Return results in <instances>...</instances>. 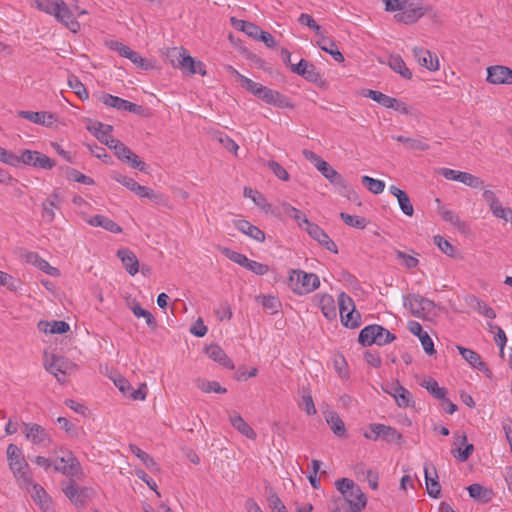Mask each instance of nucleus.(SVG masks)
Returning <instances> with one entry per match:
<instances>
[{
	"mask_svg": "<svg viewBox=\"0 0 512 512\" xmlns=\"http://www.w3.org/2000/svg\"><path fill=\"white\" fill-rule=\"evenodd\" d=\"M340 496L333 497L328 503L330 512H362L367 505V497L362 489L351 479L341 478L335 482Z\"/></svg>",
	"mask_w": 512,
	"mask_h": 512,
	"instance_id": "nucleus-1",
	"label": "nucleus"
},
{
	"mask_svg": "<svg viewBox=\"0 0 512 512\" xmlns=\"http://www.w3.org/2000/svg\"><path fill=\"white\" fill-rule=\"evenodd\" d=\"M227 70L233 74L240 85L253 94L254 96L260 98L265 103L273 105L278 108H292L293 105L290 102L289 98L280 92L270 89L266 86H263L260 83L254 82L250 78L239 73L234 67L228 66Z\"/></svg>",
	"mask_w": 512,
	"mask_h": 512,
	"instance_id": "nucleus-2",
	"label": "nucleus"
},
{
	"mask_svg": "<svg viewBox=\"0 0 512 512\" xmlns=\"http://www.w3.org/2000/svg\"><path fill=\"white\" fill-rule=\"evenodd\" d=\"M7 460L9 468L20 485L28 488L32 483L30 467L25 460L22 450L15 444L7 446Z\"/></svg>",
	"mask_w": 512,
	"mask_h": 512,
	"instance_id": "nucleus-3",
	"label": "nucleus"
},
{
	"mask_svg": "<svg viewBox=\"0 0 512 512\" xmlns=\"http://www.w3.org/2000/svg\"><path fill=\"white\" fill-rule=\"evenodd\" d=\"M288 281L291 290L298 295L309 294L320 286V279L316 274L300 269L291 270Z\"/></svg>",
	"mask_w": 512,
	"mask_h": 512,
	"instance_id": "nucleus-4",
	"label": "nucleus"
},
{
	"mask_svg": "<svg viewBox=\"0 0 512 512\" xmlns=\"http://www.w3.org/2000/svg\"><path fill=\"white\" fill-rule=\"evenodd\" d=\"M396 339V336L381 325L373 324L364 327L358 336V341L363 346L376 344L384 346Z\"/></svg>",
	"mask_w": 512,
	"mask_h": 512,
	"instance_id": "nucleus-5",
	"label": "nucleus"
},
{
	"mask_svg": "<svg viewBox=\"0 0 512 512\" xmlns=\"http://www.w3.org/2000/svg\"><path fill=\"white\" fill-rule=\"evenodd\" d=\"M61 456L53 459L54 471L72 479L80 478L83 475L82 467L78 459L70 450L60 449Z\"/></svg>",
	"mask_w": 512,
	"mask_h": 512,
	"instance_id": "nucleus-6",
	"label": "nucleus"
},
{
	"mask_svg": "<svg viewBox=\"0 0 512 512\" xmlns=\"http://www.w3.org/2000/svg\"><path fill=\"white\" fill-rule=\"evenodd\" d=\"M403 305L417 318L430 319L435 314L434 302L418 294L404 296Z\"/></svg>",
	"mask_w": 512,
	"mask_h": 512,
	"instance_id": "nucleus-7",
	"label": "nucleus"
},
{
	"mask_svg": "<svg viewBox=\"0 0 512 512\" xmlns=\"http://www.w3.org/2000/svg\"><path fill=\"white\" fill-rule=\"evenodd\" d=\"M64 495L77 508H84L96 495L91 487L79 486L73 480L62 488Z\"/></svg>",
	"mask_w": 512,
	"mask_h": 512,
	"instance_id": "nucleus-8",
	"label": "nucleus"
},
{
	"mask_svg": "<svg viewBox=\"0 0 512 512\" xmlns=\"http://www.w3.org/2000/svg\"><path fill=\"white\" fill-rule=\"evenodd\" d=\"M44 368L54 375L59 382H64L65 376L73 370L75 365L68 359L55 354L45 353Z\"/></svg>",
	"mask_w": 512,
	"mask_h": 512,
	"instance_id": "nucleus-9",
	"label": "nucleus"
},
{
	"mask_svg": "<svg viewBox=\"0 0 512 512\" xmlns=\"http://www.w3.org/2000/svg\"><path fill=\"white\" fill-rule=\"evenodd\" d=\"M405 6L402 12L395 14L394 18L397 22L407 25L416 23L430 11V7L422 0H408Z\"/></svg>",
	"mask_w": 512,
	"mask_h": 512,
	"instance_id": "nucleus-10",
	"label": "nucleus"
},
{
	"mask_svg": "<svg viewBox=\"0 0 512 512\" xmlns=\"http://www.w3.org/2000/svg\"><path fill=\"white\" fill-rule=\"evenodd\" d=\"M21 431L25 438L32 444L47 448L52 443V438L47 429L37 423H22Z\"/></svg>",
	"mask_w": 512,
	"mask_h": 512,
	"instance_id": "nucleus-11",
	"label": "nucleus"
},
{
	"mask_svg": "<svg viewBox=\"0 0 512 512\" xmlns=\"http://www.w3.org/2000/svg\"><path fill=\"white\" fill-rule=\"evenodd\" d=\"M19 163L46 170L52 169L55 166V162L51 158L38 151L32 150H23L21 155L18 156V164Z\"/></svg>",
	"mask_w": 512,
	"mask_h": 512,
	"instance_id": "nucleus-12",
	"label": "nucleus"
},
{
	"mask_svg": "<svg viewBox=\"0 0 512 512\" xmlns=\"http://www.w3.org/2000/svg\"><path fill=\"white\" fill-rule=\"evenodd\" d=\"M440 174L447 180L458 181L471 188H481L483 181L468 172H462L450 168H442Z\"/></svg>",
	"mask_w": 512,
	"mask_h": 512,
	"instance_id": "nucleus-13",
	"label": "nucleus"
},
{
	"mask_svg": "<svg viewBox=\"0 0 512 512\" xmlns=\"http://www.w3.org/2000/svg\"><path fill=\"white\" fill-rule=\"evenodd\" d=\"M26 489L42 512H55L52 498L41 485L32 482Z\"/></svg>",
	"mask_w": 512,
	"mask_h": 512,
	"instance_id": "nucleus-14",
	"label": "nucleus"
},
{
	"mask_svg": "<svg viewBox=\"0 0 512 512\" xmlns=\"http://www.w3.org/2000/svg\"><path fill=\"white\" fill-rule=\"evenodd\" d=\"M486 80L493 85H512V69L504 65L489 66Z\"/></svg>",
	"mask_w": 512,
	"mask_h": 512,
	"instance_id": "nucleus-15",
	"label": "nucleus"
},
{
	"mask_svg": "<svg viewBox=\"0 0 512 512\" xmlns=\"http://www.w3.org/2000/svg\"><path fill=\"white\" fill-rule=\"evenodd\" d=\"M54 17L71 32L77 33L80 30V23L77 21L75 13L69 9L63 0H60L59 7L56 9Z\"/></svg>",
	"mask_w": 512,
	"mask_h": 512,
	"instance_id": "nucleus-16",
	"label": "nucleus"
},
{
	"mask_svg": "<svg viewBox=\"0 0 512 512\" xmlns=\"http://www.w3.org/2000/svg\"><path fill=\"white\" fill-rule=\"evenodd\" d=\"M309 236L317 241L319 244L323 245L328 251L333 252L335 254L338 253L337 246L333 240L327 235V233L320 228L317 224L309 222L303 228Z\"/></svg>",
	"mask_w": 512,
	"mask_h": 512,
	"instance_id": "nucleus-17",
	"label": "nucleus"
},
{
	"mask_svg": "<svg viewBox=\"0 0 512 512\" xmlns=\"http://www.w3.org/2000/svg\"><path fill=\"white\" fill-rule=\"evenodd\" d=\"M100 101L107 107L115 108L120 111L138 113L141 108L135 103L107 93L101 95Z\"/></svg>",
	"mask_w": 512,
	"mask_h": 512,
	"instance_id": "nucleus-18",
	"label": "nucleus"
},
{
	"mask_svg": "<svg viewBox=\"0 0 512 512\" xmlns=\"http://www.w3.org/2000/svg\"><path fill=\"white\" fill-rule=\"evenodd\" d=\"M291 71L312 83H319L322 80L317 68L305 59H301L297 64L291 65Z\"/></svg>",
	"mask_w": 512,
	"mask_h": 512,
	"instance_id": "nucleus-19",
	"label": "nucleus"
},
{
	"mask_svg": "<svg viewBox=\"0 0 512 512\" xmlns=\"http://www.w3.org/2000/svg\"><path fill=\"white\" fill-rule=\"evenodd\" d=\"M413 55L417 63L429 71H437L439 69L438 57L431 51L420 47H414Z\"/></svg>",
	"mask_w": 512,
	"mask_h": 512,
	"instance_id": "nucleus-20",
	"label": "nucleus"
},
{
	"mask_svg": "<svg viewBox=\"0 0 512 512\" xmlns=\"http://www.w3.org/2000/svg\"><path fill=\"white\" fill-rule=\"evenodd\" d=\"M385 392L395 399L400 408L410 407L414 403L411 393L398 382L392 384L389 389H385Z\"/></svg>",
	"mask_w": 512,
	"mask_h": 512,
	"instance_id": "nucleus-21",
	"label": "nucleus"
},
{
	"mask_svg": "<svg viewBox=\"0 0 512 512\" xmlns=\"http://www.w3.org/2000/svg\"><path fill=\"white\" fill-rule=\"evenodd\" d=\"M408 330L415 336H417L421 342V345L424 351L428 355H433L435 353L434 343L432 338L426 331H423L422 326L417 321H409L408 322Z\"/></svg>",
	"mask_w": 512,
	"mask_h": 512,
	"instance_id": "nucleus-22",
	"label": "nucleus"
},
{
	"mask_svg": "<svg viewBox=\"0 0 512 512\" xmlns=\"http://www.w3.org/2000/svg\"><path fill=\"white\" fill-rule=\"evenodd\" d=\"M453 445L454 446H457V445L465 446L463 450L461 449V447H458L457 449L452 450L454 457L460 462L467 461L468 458L470 457V455L472 454V452L474 451L473 444L467 443V436L464 432H456L454 434Z\"/></svg>",
	"mask_w": 512,
	"mask_h": 512,
	"instance_id": "nucleus-23",
	"label": "nucleus"
},
{
	"mask_svg": "<svg viewBox=\"0 0 512 512\" xmlns=\"http://www.w3.org/2000/svg\"><path fill=\"white\" fill-rule=\"evenodd\" d=\"M172 52L175 53L174 56L176 57L177 61V63H175V60H172V64L174 67H179L188 72V74H195L194 68L196 65V61L193 57L187 54L186 49H184L183 47L174 48Z\"/></svg>",
	"mask_w": 512,
	"mask_h": 512,
	"instance_id": "nucleus-24",
	"label": "nucleus"
},
{
	"mask_svg": "<svg viewBox=\"0 0 512 512\" xmlns=\"http://www.w3.org/2000/svg\"><path fill=\"white\" fill-rule=\"evenodd\" d=\"M424 474L427 493L433 498H438L441 492V486L438 482V475L435 467L432 464H426L424 466Z\"/></svg>",
	"mask_w": 512,
	"mask_h": 512,
	"instance_id": "nucleus-25",
	"label": "nucleus"
},
{
	"mask_svg": "<svg viewBox=\"0 0 512 512\" xmlns=\"http://www.w3.org/2000/svg\"><path fill=\"white\" fill-rule=\"evenodd\" d=\"M18 116L26 119L32 123L43 125L46 127L51 126L55 122V116L49 112H34V111H18Z\"/></svg>",
	"mask_w": 512,
	"mask_h": 512,
	"instance_id": "nucleus-26",
	"label": "nucleus"
},
{
	"mask_svg": "<svg viewBox=\"0 0 512 512\" xmlns=\"http://www.w3.org/2000/svg\"><path fill=\"white\" fill-rule=\"evenodd\" d=\"M331 184L347 189L348 185L344 177L338 173L328 162H324L317 169Z\"/></svg>",
	"mask_w": 512,
	"mask_h": 512,
	"instance_id": "nucleus-27",
	"label": "nucleus"
},
{
	"mask_svg": "<svg viewBox=\"0 0 512 512\" xmlns=\"http://www.w3.org/2000/svg\"><path fill=\"white\" fill-rule=\"evenodd\" d=\"M60 198L57 193L47 197L42 203V219L46 223H52L55 219V211L59 209Z\"/></svg>",
	"mask_w": 512,
	"mask_h": 512,
	"instance_id": "nucleus-28",
	"label": "nucleus"
},
{
	"mask_svg": "<svg viewBox=\"0 0 512 512\" xmlns=\"http://www.w3.org/2000/svg\"><path fill=\"white\" fill-rule=\"evenodd\" d=\"M435 202L437 204L438 213L445 222L450 223L451 225L462 231L466 228L465 222L462 221L454 211L444 206L441 203L440 199L437 198Z\"/></svg>",
	"mask_w": 512,
	"mask_h": 512,
	"instance_id": "nucleus-29",
	"label": "nucleus"
},
{
	"mask_svg": "<svg viewBox=\"0 0 512 512\" xmlns=\"http://www.w3.org/2000/svg\"><path fill=\"white\" fill-rule=\"evenodd\" d=\"M117 256L120 258L126 271L134 276L139 271V262L136 255L127 248H122L117 251Z\"/></svg>",
	"mask_w": 512,
	"mask_h": 512,
	"instance_id": "nucleus-30",
	"label": "nucleus"
},
{
	"mask_svg": "<svg viewBox=\"0 0 512 512\" xmlns=\"http://www.w3.org/2000/svg\"><path fill=\"white\" fill-rule=\"evenodd\" d=\"M206 354L213 361L219 363L223 367L233 370L234 364L232 360L226 355L224 350L216 344H211L206 348Z\"/></svg>",
	"mask_w": 512,
	"mask_h": 512,
	"instance_id": "nucleus-31",
	"label": "nucleus"
},
{
	"mask_svg": "<svg viewBox=\"0 0 512 512\" xmlns=\"http://www.w3.org/2000/svg\"><path fill=\"white\" fill-rule=\"evenodd\" d=\"M323 414L332 432L338 437H344L346 435V427L339 414L334 410H326Z\"/></svg>",
	"mask_w": 512,
	"mask_h": 512,
	"instance_id": "nucleus-32",
	"label": "nucleus"
},
{
	"mask_svg": "<svg viewBox=\"0 0 512 512\" xmlns=\"http://www.w3.org/2000/svg\"><path fill=\"white\" fill-rule=\"evenodd\" d=\"M389 192L397 198L401 211L407 216H413L414 208L408 194L395 185L389 187Z\"/></svg>",
	"mask_w": 512,
	"mask_h": 512,
	"instance_id": "nucleus-33",
	"label": "nucleus"
},
{
	"mask_svg": "<svg viewBox=\"0 0 512 512\" xmlns=\"http://www.w3.org/2000/svg\"><path fill=\"white\" fill-rule=\"evenodd\" d=\"M457 349L459 351V353L461 354V356L473 367V368H476L478 369L479 371H482V372H490V370L488 369L486 363L484 361H482L480 355L471 350V349H468V348H464L462 346H457Z\"/></svg>",
	"mask_w": 512,
	"mask_h": 512,
	"instance_id": "nucleus-34",
	"label": "nucleus"
},
{
	"mask_svg": "<svg viewBox=\"0 0 512 512\" xmlns=\"http://www.w3.org/2000/svg\"><path fill=\"white\" fill-rule=\"evenodd\" d=\"M87 223L93 227H101L111 233L119 234L122 228L112 219L103 215H94L87 220Z\"/></svg>",
	"mask_w": 512,
	"mask_h": 512,
	"instance_id": "nucleus-35",
	"label": "nucleus"
},
{
	"mask_svg": "<svg viewBox=\"0 0 512 512\" xmlns=\"http://www.w3.org/2000/svg\"><path fill=\"white\" fill-rule=\"evenodd\" d=\"M229 421L231 425L242 435L249 439H255L256 433L250 425H248L240 414L231 412L229 414Z\"/></svg>",
	"mask_w": 512,
	"mask_h": 512,
	"instance_id": "nucleus-36",
	"label": "nucleus"
},
{
	"mask_svg": "<svg viewBox=\"0 0 512 512\" xmlns=\"http://www.w3.org/2000/svg\"><path fill=\"white\" fill-rule=\"evenodd\" d=\"M235 227L242 232L243 234L249 236L250 238L258 241L263 242L265 240V234L262 230H260L258 227L252 225L247 220H236L234 222Z\"/></svg>",
	"mask_w": 512,
	"mask_h": 512,
	"instance_id": "nucleus-37",
	"label": "nucleus"
},
{
	"mask_svg": "<svg viewBox=\"0 0 512 512\" xmlns=\"http://www.w3.org/2000/svg\"><path fill=\"white\" fill-rule=\"evenodd\" d=\"M37 326L39 331L49 334H63L70 329L69 324L65 321H40Z\"/></svg>",
	"mask_w": 512,
	"mask_h": 512,
	"instance_id": "nucleus-38",
	"label": "nucleus"
},
{
	"mask_svg": "<svg viewBox=\"0 0 512 512\" xmlns=\"http://www.w3.org/2000/svg\"><path fill=\"white\" fill-rule=\"evenodd\" d=\"M26 261L33 264L48 275L56 276L58 274V270L55 267H52L45 259L41 258L35 252L28 253L26 255Z\"/></svg>",
	"mask_w": 512,
	"mask_h": 512,
	"instance_id": "nucleus-39",
	"label": "nucleus"
},
{
	"mask_svg": "<svg viewBox=\"0 0 512 512\" xmlns=\"http://www.w3.org/2000/svg\"><path fill=\"white\" fill-rule=\"evenodd\" d=\"M388 66L405 79L412 78V72L406 66L404 60L399 55H390L387 61Z\"/></svg>",
	"mask_w": 512,
	"mask_h": 512,
	"instance_id": "nucleus-40",
	"label": "nucleus"
},
{
	"mask_svg": "<svg viewBox=\"0 0 512 512\" xmlns=\"http://www.w3.org/2000/svg\"><path fill=\"white\" fill-rule=\"evenodd\" d=\"M281 209L284 214L293 218L302 229L310 222L299 209L293 207L287 202H283L281 204Z\"/></svg>",
	"mask_w": 512,
	"mask_h": 512,
	"instance_id": "nucleus-41",
	"label": "nucleus"
},
{
	"mask_svg": "<svg viewBox=\"0 0 512 512\" xmlns=\"http://www.w3.org/2000/svg\"><path fill=\"white\" fill-rule=\"evenodd\" d=\"M318 46L321 50L329 53L338 63H342L344 61L343 54L339 51L337 45L329 38H322L319 40Z\"/></svg>",
	"mask_w": 512,
	"mask_h": 512,
	"instance_id": "nucleus-42",
	"label": "nucleus"
},
{
	"mask_svg": "<svg viewBox=\"0 0 512 512\" xmlns=\"http://www.w3.org/2000/svg\"><path fill=\"white\" fill-rule=\"evenodd\" d=\"M420 385L423 388H425L434 398H436L438 400L444 399V397L447 394L446 389L443 387H440L438 385V382L431 377L424 379Z\"/></svg>",
	"mask_w": 512,
	"mask_h": 512,
	"instance_id": "nucleus-43",
	"label": "nucleus"
},
{
	"mask_svg": "<svg viewBox=\"0 0 512 512\" xmlns=\"http://www.w3.org/2000/svg\"><path fill=\"white\" fill-rule=\"evenodd\" d=\"M320 307L323 315L329 319L333 320L337 316V310L335 306V302L332 296L326 294L323 295L320 299Z\"/></svg>",
	"mask_w": 512,
	"mask_h": 512,
	"instance_id": "nucleus-44",
	"label": "nucleus"
},
{
	"mask_svg": "<svg viewBox=\"0 0 512 512\" xmlns=\"http://www.w3.org/2000/svg\"><path fill=\"white\" fill-rule=\"evenodd\" d=\"M379 429H381L380 439L388 443L402 442L403 436L396 428L382 424V427Z\"/></svg>",
	"mask_w": 512,
	"mask_h": 512,
	"instance_id": "nucleus-45",
	"label": "nucleus"
},
{
	"mask_svg": "<svg viewBox=\"0 0 512 512\" xmlns=\"http://www.w3.org/2000/svg\"><path fill=\"white\" fill-rule=\"evenodd\" d=\"M470 305L481 315L486 318L494 319L496 317V313L492 307H490L486 302L480 300L477 297H472L470 300Z\"/></svg>",
	"mask_w": 512,
	"mask_h": 512,
	"instance_id": "nucleus-46",
	"label": "nucleus"
},
{
	"mask_svg": "<svg viewBox=\"0 0 512 512\" xmlns=\"http://www.w3.org/2000/svg\"><path fill=\"white\" fill-rule=\"evenodd\" d=\"M129 448H130V451L137 458H139L148 469H150L151 471L158 470L156 462L149 454H147L145 451L141 450L136 445H130Z\"/></svg>",
	"mask_w": 512,
	"mask_h": 512,
	"instance_id": "nucleus-47",
	"label": "nucleus"
},
{
	"mask_svg": "<svg viewBox=\"0 0 512 512\" xmlns=\"http://www.w3.org/2000/svg\"><path fill=\"white\" fill-rule=\"evenodd\" d=\"M196 385L204 393L215 392V393L223 394V393H226V391H227L226 388L221 387V385L217 381H208L205 379H197Z\"/></svg>",
	"mask_w": 512,
	"mask_h": 512,
	"instance_id": "nucleus-48",
	"label": "nucleus"
},
{
	"mask_svg": "<svg viewBox=\"0 0 512 512\" xmlns=\"http://www.w3.org/2000/svg\"><path fill=\"white\" fill-rule=\"evenodd\" d=\"M361 181L363 185L373 194H381L385 189V182L379 179H374L369 176H362Z\"/></svg>",
	"mask_w": 512,
	"mask_h": 512,
	"instance_id": "nucleus-49",
	"label": "nucleus"
},
{
	"mask_svg": "<svg viewBox=\"0 0 512 512\" xmlns=\"http://www.w3.org/2000/svg\"><path fill=\"white\" fill-rule=\"evenodd\" d=\"M393 139L406 144L408 148L413 150L424 151L429 149V145L420 139L408 138L402 135L394 136Z\"/></svg>",
	"mask_w": 512,
	"mask_h": 512,
	"instance_id": "nucleus-50",
	"label": "nucleus"
},
{
	"mask_svg": "<svg viewBox=\"0 0 512 512\" xmlns=\"http://www.w3.org/2000/svg\"><path fill=\"white\" fill-rule=\"evenodd\" d=\"M256 301L260 303L264 309L269 310L271 313L277 312L280 306L278 298L272 295L257 296Z\"/></svg>",
	"mask_w": 512,
	"mask_h": 512,
	"instance_id": "nucleus-51",
	"label": "nucleus"
},
{
	"mask_svg": "<svg viewBox=\"0 0 512 512\" xmlns=\"http://www.w3.org/2000/svg\"><path fill=\"white\" fill-rule=\"evenodd\" d=\"M340 317L342 324L348 328H357L361 323V315L355 309L349 310Z\"/></svg>",
	"mask_w": 512,
	"mask_h": 512,
	"instance_id": "nucleus-52",
	"label": "nucleus"
},
{
	"mask_svg": "<svg viewBox=\"0 0 512 512\" xmlns=\"http://www.w3.org/2000/svg\"><path fill=\"white\" fill-rule=\"evenodd\" d=\"M34 2L38 10L54 16L57 7H59L60 0H34Z\"/></svg>",
	"mask_w": 512,
	"mask_h": 512,
	"instance_id": "nucleus-53",
	"label": "nucleus"
},
{
	"mask_svg": "<svg viewBox=\"0 0 512 512\" xmlns=\"http://www.w3.org/2000/svg\"><path fill=\"white\" fill-rule=\"evenodd\" d=\"M221 252L224 256H226L232 262L239 264L240 266L246 268V265L249 261L246 255L233 251L229 248H222Z\"/></svg>",
	"mask_w": 512,
	"mask_h": 512,
	"instance_id": "nucleus-54",
	"label": "nucleus"
},
{
	"mask_svg": "<svg viewBox=\"0 0 512 512\" xmlns=\"http://www.w3.org/2000/svg\"><path fill=\"white\" fill-rule=\"evenodd\" d=\"M70 88L74 93L82 100L88 99L89 94L83 83L75 76H72L68 80Z\"/></svg>",
	"mask_w": 512,
	"mask_h": 512,
	"instance_id": "nucleus-55",
	"label": "nucleus"
},
{
	"mask_svg": "<svg viewBox=\"0 0 512 512\" xmlns=\"http://www.w3.org/2000/svg\"><path fill=\"white\" fill-rule=\"evenodd\" d=\"M133 314L137 318H144L149 327L155 328L156 321L153 315L146 309L142 308L139 304H135L131 308Z\"/></svg>",
	"mask_w": 512,
	"mask_h": 512,
	"instance_id": "nucleus-56",
	"label": "nucleus"
},
{
	"mask_svg": "<svg viewBox=\"0 0 512 512\" xmlns=\"http://www.w3.org/2000/svg\"><path fill=\"white\" fill-rule=\"evenodd\" d=\"M340 217L348 226L355 227L358 229H364L366 227V219L363 217L350 215L344 212L340 214Z\"/></svg>",
	"mask_w": 512,
	"mask_h": 512,
	"instance_id": "nucleus-57",
	"label": "nucleus"
},
{
	"mask_svg": "<svg viewBox=\"0 0 512 512\" xmlns=\"http://www.w3.org/2000/svg\"><path fill=\"white\" fill-rule=\"evenodd\" d=\"M363 95L365 97H368V98L372 99L373 101L379 103L380 105H382L385 108H387L388 103L391 99L390 96H388L380 91L370 90V89L365 90Z\"/></svg>",
	"mask_w": 512,
	"mask_h": 512,
	"instance_id": "nucleus-58",
	"label": "nucleus"
},
{
	"mask_svg": "<svg viewBox=\"0 0 512 512\" xmlns=\"http://www.w3.org/2000/svg\"><path fill=\"white\" fill-rule=\"evenodd\" d=\"M338 306H339V313L340 316L344 313L348 312L349 310L355 309L354 301L350 296H348L346 293L342 292L338 296Z\"/></svg>",
	"mask_w": 512,
	"mask_h": 512,
	"instance_id": "nucleus-59",
	"label": "nucleus"
},
{
	"mask_svg": "<svg viewBox=\"0 0 512 512\" xmlns=\"http://www.w3.org/2000/svg\"><path fill=\"white\" fill-rule=\"evenodd\" d=\"M267 501L273 512H288L281 499L272 490L268 494Z\"/></svg>",
	"mask_w": 512,
	"mask_h": 512,
	"instance_id": "nucleus-60",
	"label": "nucleus"
},
{
	"mask_svg": "<svg viewBox=\"0 0 512 512\" xmlns=\"http://www.w3.org/2000/svg\"><path fill=\"white\" fill-rule=\"evenodd\" d=\"M434 243L438 246V248L441 250V252H443L447 256H450V257L454 256L455 248L449 241H447L442 236H440V235L434 236Z\"/></svg>",
	"mask_w": 512,
	"mask_h": 512,
	"instance_id": "nucleus-61",
	"label": "nucleus"
},
{
	"mask_svg": "<svg viewBox=\"0 0 512 512\" xmlns=\"http://www.w3.org/2000/svg\"><path fill=\"white\" fill-rule=\"evenodd\" d=\"M267 166L269 167V169L274 173V175L278 179H280L282 181H288L289 180V173L278 162L273 161V160L272 161H268Z\"/></svg>",
	"mask_w": 512,
	"mask_h": 512,
	"instance_id": "nucleus-62",
	"label": "nucleus"
},
{
	"mask_svg": "<svg viewBox=\"0 0 512 512\" xmlns=\"http://www.w3.org/2000/svg\"><path fill=\"white\" fill-rule=\"evenodd\" d=\"M397 259L400 260V263L402 266L406 267L407 269H413L417 267L419 261L416 257L408 255L402 251L397 250L396 251Z\"/></svg>",
	"mask_w": 512,
	"mask_h": 512,
	"instance_id": "nucleus-63",
	"label": "nucleus"
},
{
	"mask_svg": "<svg viewBox=\"0 0 512 512\" xmlns=\"http://www.w3.org/2000/svg\"><path fill=\"white\" fill-rule=\"evenodd\" d=\"M107 46L111 50L118 52L122 57L125 58H128L130 53L132 52V49L130 47L116 40H111L107 42Z\"/></svg>",
	"mask_w": 512,
	"mask_h": 512,
	"instance_id": "nucleus-64",
	"label": "nucleus"
}]
</instances>
